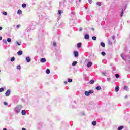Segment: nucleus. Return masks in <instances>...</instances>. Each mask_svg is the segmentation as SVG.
I'll use <instances>...</instances> for the list:
<instances>
[{
	"instance_id": "obj_1",
	"label": "nucleus",
	"mask_w": 130,
	"mask_h": 130,
	"mask_svg": "<svg viewBox=\"0 0 130 130\" xmlns=\"http://www.w3.org/2000/svg\"><path fill=\"white\" fill-rule=\"evenodd\" d=\"M23 108V106H19L18 107H16L15 109V110L17 113H20V112L21 111V109Z\"/></svg>"
},
{
	"instance_id": "obj_2",
	"label": "nucleus",
	"mask_w": 130,
	"mask_h": 130,
	"mask_svg": "<svg viewBox=\"0 0 130 130\" xmlns=\"http://www.w3.org/2000/svg\"><path fill=\"white\" fill-rule=\"evenodd\" d=\"M10 94H11V90L10 89L7 90L6 92L5 93V95L7 97H8V96H10Z\"/></svg>"
},
{
	"instance_id": "obj_3",
	"label": "nucleus",
	"mask_w": 130,
	"mask_h": 130,
	"mask_svg": "<svg viewBox=\"0 0 130 130\" xmlns=\"http://www.w3.org/2000/svg\"><path fill=\"white\" fill-rule=\"evenodd\" d=\"M74 56L75 57H78V56H79V52L78 51H74Z\"/></svg>"
},
{
	"instance_id": "obj_4",
	"label": "nucleus",
	"mask_w": 130,
	"mask_h": 130,
	"mask_svg": "<svg viewBox=\"0 0 130 130\" xmlns=\"http://www.w3.org/2000/svg\"><path fill=\"white\" fill-rule=\"evenodd\" d=\"M21 113L22 115H26V114H27L25 110H22V111H21Z\"/></svg>"
},
{
	"instance_id": "obj_5",
	"label": "nucleus",
	"mask_w": 130,
	"mask_h": 130,
	"mask_svg": "<svg viewBox=\"0 0 130 130\" xmlns=\"http://www.w3.org/2000/svg\"><path fill=\"white\" fill-rule=\"evenodd\" d=\"M46 61V59L45 58H42L40 60V62H42V63L45 62Z\"/></svg>"
},
{
	"instance_id": "obj_6",
	"label": "nucleus",
	"mask_w": 130,
	"mask_h": 130,
	"mask_svg": "<svg viewBox=\"0 0 130 130\" xmlns=\"http://www.w3.org/2000/svg\"><path fill=\"white\" fill-rule=\"evenodd\" d=\"M84 38L85 39H89V38H90V36L88 34H86L84 36Z\"/></svg>"
},
{
	"instance_id": "obj_7",
	"label": "nucleus",
	"mask_w": 130,
	"mask_h": 130,
	"mask_svg": "<svg viewBox=\"0 0 130 130\" xmlns=\"http://www.w3.org/2000/svg\"><path fill=\"white\" fill-rule=\"evenodd\" d=\"M27 62H30L31 61V58H30V57H27L26 58Z\"/></svg>"
},
{
	"instance_id": "obj_8",
	"label": "nucleus",
	"mask_w": 130,
	"mask_h": 130,
	"mask_svg": "<svg viewBox=\"0 0 130 130\" xmlns=\"http://www.w3.org/2000/svg\"><path fill=\"white\" fill-rule=\"evenodd\" d=\"M116 92H118L119 91V86H116L115 88Z\"/></svg>"
},
{
	"instance_id": "obj_9",
	"label": "nucleus",
	"mask_w": 130,
	"mask_h": 130,
	"mask_svg": "<svg viewBox=\"0 0 130 130\" xmlns=\"http://www.w3.org/2000/svg\"><path fill=\"white\" fill-rule=\"evenodd\" d=\"M81 46H82V43H78L77 44V47H78V48H81Z\"/></svg>"
},
{
	"instance_id": "obj_10",
	"label": "nucleus",
	"mask_w": 130,
	"mask_h": 130,
	"mask_svg": "<svg viewBox=\"0 0 130 130\" xmlns=\"http://www.w3.org/2000/svg\"><path fill=\"white\" fill-rule=\"evenodd\" d=\"M92 64H93V63H92V62H89L87 64L88 68H90V67H92Z\"/></svg>"
},
{
	"instance_id": "obj_11",
	"label": "nucleus",
	"mask_w": 130,
	"mask_h": 130,
	"mask_svg": "<svg viewBox=\"0 0 130 130\" xmlns=\"http://www.w3.org/2000/svg\"><path fill=\"white\" fill-rule=\"evenodd\" d=\"M17 14L18 15H22V10H18V11H17Z\"/></svg>"
},
{
	"instance_id": "obj_12",
	"label": "nucleus",
	"mask_w": 130,
	"mask_h": 130,
	"mask_svg": "<svg viewBox=\"0 0 130 130\" xmlns=\"http://www.w3.org/2000/svg\"><path fill=\"white\" fill-rule=\"evenodd\" d=\"M17 54H18V55H22V54H23V52L22 51H19L17 52Z\"/></svg>"
},
{
	"instance_id": "obj_13",
	"label": "nucleus",
	"mask_w": 130,
	"mask_h": 130,
	"mask_svg": "<svg viewBox=\"0 0 130 130\" xmlns=\"http://www.w3.org/2000/svg\"><path fill=\"white\" fill-rule=\"evenodd\" d=\"M85 96H89L90 93H89V91H85L84 93Z\"/></svg>"
},
{
	"instance_id": "obj_14",
	"label": "nucleus",
	"mask_w": 130,
	"mask_h": 130,
	"mask_svg": "<svg viewBox=\"0 0 130 130\" xmlns=\"http://www.w3.org/2000/svg\"><path fill=\"white\" fill-rule=\"evenodd\" d=\"M124 127L123 126H120L119 127H118V130H121V129H123Z\"/></svg>"
},
{
	"instance_id": "obj_15",
	"label": "nucleus",
	"mask_w": 130,
	"mask_h": 130,
	"mask_svg": "<svg viewBox=\"0 0 130 130\" xmlns=\"http://www.w3.org/2000/svg\"><path fill=\"white\" fill-rule=\"evenodd\" d=\"M96 124H97V122H96V121H92V125L95 126V125H96Z\"/></svg>"
},
{
	"instance_id": "obj_16",
	"label": "nucleus",
	"mask_w": 130,
	"mask_h": 130,
	"mask_svg": "<svg viewBox=\"0 0 130 130\" xmlns=\"http://www.w3.org/2000/svg\"><path fill=\"white\" fill-rule=\"evenodd\" d=\"M101 46H102L103 47H105V44L103 42H101Z\"/></svg>"
},
{
	"instance_id": "obj_17",
	"label": "nucleus",
	"mask_w": 130,
	"mask_h": 130,
	"mask_svg": "<svg viewBox=\"0 0 130 130\" xmlns=\"http://www.w3.org/2000/svg\"><path fill=\"white\" fill-rule=\"evenodd\" d=\"M96 5H97V6H101V2H97L96 3Z\"/></svg>"
},
{
	"instance_id": "obj_18",
	"label": "nucleus",
	"mask_w": 130,
	"mask_h": 130,
	"mask_svg": "<svg viewBox=\"0 0 130 130\" xmlns=\"http://www.w3.org/2000/svg\"><path fill=\"white\" fill-rule=\"evenodd\" d=\"M10 61L11 62L15 61V57H12L10 59Z\"/></svg>"
},
{
	"instance_id": "obj_19",
	"label": "nucleus",
	"mask_w": 130,
	"mask_h": 130,
	"mask_svg": "<svg viewBox=\"0 0 130 130\" xmlns=\"http://www.w3.org/2000/svg\"><path fill=\"white\" fill-rule=\"evenodd\" d=\"M89 83H90V84L91 85L94 84V80H90V82H89Z\"/></svg>"
},
{
	"instance_id": "obj_20",
	"label": "nucleus",
	"mask_w": 130,
	"mask_h": 130,
	"mask_svg": "<svg viewBox=\"0 0 130 130\" xmlns=\"http://www.w3.org/2000/svg\"><path fill=\"white\" fill-rule=\"evenodd\" d=\"M101 54L102 55H103V56H105V55H106V53H105V52L103 51L101 52Z\"/></svg>"
},
{
	"instance_id": "obj_21",
	"label": "nucleus",
	"mask_w": 130,
	"mask_h": 130,
	"mask_svg": "<svg viewBox=\"0 0 130 130\" xmlns=\"http://www.w3.org/2000/svg\"><path fill=\"white\" fill-rule=\"evenodd\" d=\"M77 63H78V62L77 61H74L73 63H72V66H76V64H77Z\"/></svg>"
},
{
	"instance_id": "obj_22",
	"label": "nucleus",
	"mask_w": 130,
	"mask_h": 130,
	"mask_svg": "<svg viewBox=\"0 0 130 130\" xmlns=\"http://www.w3.org/2000/svg\"><path fill=\"white\" fill-rule=\"evenodd\" d=\"M92 40H97V37H96L95 36H93L92 37Z\"/></svg>"
},
{
	"instance_id": "obj_23",
	"label": "nucleus",
	"mask_w": 130,
	"mask_h": 130,
	"mask_svg": "<svg viewBox=\"0 0 130 130\" xmlns=\"http://www.w3.org/2000/svg\"><path fill=\"white\" fill-rule=\"evenodd\" d=\"M96 90H98V91H99V90H101V87L100 86H98L96 87Z\"/></svg>"
},
{
	"instance_id": "obj_24",
	"label": "nucleus",
	"mask_w": 130,
	"mask_h": 130,
	"mask_svg": "<svg viewBox=\"0 0 130 130\" xmlns=\"http://www.w3.org/2000/svg\"><path fill=\"white\" fill-rule=\"evenodd\" d=\"M46 74H50V70L49 69L46 70Z\"/></svg>"
},
{
	"instance_id": "obj_25",
	"label": "nucleus",
	"mask_w": 130,
	"mask_h": 130,
	"mask_svg": "<svg viewBox=\"0 0 130 130\" xmlns=\"http://www.w3.org/2000/svg\"><path fill=\"white\" fill-rule=\"evenodd\" d=\"M7 41H8V42H12V39H11V38H8L7 39Z\"/></svg>"
},
{
	"instance_id": "obj_26",
	"label": "nucleus",
	"mask_w": 130,
	"mask_h": 130,
	"mask_svg": "<svg viewBox=\"0 0 130 130\" xmlns=\"http://www.w3.org/2000/svg\"><path fill=\"white\" fill-rule=\"evenodd\" d=\"M17 70H21V66L20 65H18L17 66Z\"/></svg>"
},
{
	"instance_id": "obj_27",
	"label": "nucleus",
	"mask_w": 130,
	"mask_h": 130,
	"mask_svg": "<svg viewBox=\"0 0 130 130\" xmlns=\"http://www.w3.org/2000/svg\"><path fill=\"white\" fill-rule=\"evenodd\" d=\"M26 4L25 3H23L22 5V8H26Z\"/></svg>"
},
{
	"instance_id": "obj_28",
	"label": "nucleus",
	"mask_w": 130,
	"mask_h": 130,
	"mask_svg": "<svg viewBox=\"0 0 130 130\" xmlns=\"http://www.w3.org/2000/svg\"><path fill=\"white\" fill-rule=\"evenodd\" d=\"M115 77L117 79H118V78H119V75L118 74H116L115 75Z\"/></svg>"
},
{
	"instance_id": "obj_29",
	"label": "nucleus",
	"mask_w": 130,
	"mask_h": 130,
	"mask_svg": "<svg viewBox=\"0 0 130 130\" xmlns=\"http://www.w3.org/2000/svg\"><path fill=\"white\" fill-rule=\"evenodd\" d=\"M61 13H62V12L61 11V10H58V15H61Z\"/></svg>"
},
{
	"instance_id": "obj_30",
	"label": "nucleus",
	"mask_w": 130,
	"mask_h": 130,
	"mask_svg": "<svg viewBox=\"0 0 130 130\" xmlns=\"http://www.w3.org/2000/svg\"><path fill=\"white\" fill-rule=\"evenodd\" d=\"M68 82L69 83H72L73 82V80H72L71 79H69Z\"/></svg>"
},
{
	"instance_id": "obj_31",
	"label": "nucleus",
	"mask_w": 130,
	"mask_h": 130,
	"mask_svg": "<svg viewBox=\"0 0 130 130\" xmlns=\"http://www.w3.org/2000/svg\"><path fill=\"white\" fill-rule=\"evenodd\" d=\"M88 92L89 93V94H93V93H94V91H93V90H89Z\"/></svg>"
},
{
	"instance_id": "obj_32",
	"label": "nucleus",
	"mask_w": 130,
	"mask_h": 130,
	"mask_svg": "<svg viewBox=\"0 0 130 130\" xmlns=\"http://www.w3.org/2000/svg\"><path fill=\"white\" fill-rule=\"evenodd\" d=\"M123 16V9L122 10L121 13V17H122Z\"/></svg>"
},
{
	"instance_id": "obj_33",
	"label": "nucleus",
	"mask_w": 130,
	"mask_h": 130,
	"mask_svg": "<svg viewBox=\"0 0 130 130\" xmlns=\"http://www.w3.org/2000/svg\"><path fill=\"white\" fill-rule=\"evenodd\" d=\"M3 15H4L5 16H7V15H8V13H7V12H3Z\"/></svg>"
},
{
	"instance_id": "obj_34",
	"label": "nucleus",
	"mask_w": 130,
	"mask_h": 130,
	"mask_svg": "<svg viewBox=\"0 0 130 130\" xmlns=\"http://www.w3.org/2000/svg\"><path fill=\"white\" fill-rule=\"evenodd\" d=\"M128 88V87L127 86H124V90H125L126 91H127Z\"/></svg>"
},
{
	"instance_id": "obj_35",
	"label": "nucleus",
	"mask_w": 130,
	"mask_h": 130,
	"mask_svg": "<svg viewBox=\"0 0 130 130\" xmlns=\"http://www.w3.org/2000/svg\"><path fill=\"white\" fill-rule=\"evenodd\" d=\"M4 88H0V92H4Z\"/></svg>"
},
{
	"instance_id": "obj_36",
	"label": "nucleus",
	"mask_w": 130,
	"mask_h": 130,
	"mask_svg": "<svg viewBox=\"0 0 130 130\" xmlns=\"http://www.w3.org/2000/svg\"><path fill=\"white\" fill-rule=\"evenodd\" d=\"M3 42H4V43L7 44V40H3Z\"/></svg>"
},
{
	"instance_id": "obj_37",
	"label": "nucleus",
	"mask_w": 130,
	"mask_h": 130,
	"mask_svg": "<svg viewBox=\"0 0 130 130\" xmlns=\"http://www.w3.org/2000/svg\"><path fill=\"white\" fill-rule=\"evenodd\" d=\"M53 46H56V43L54 42V43H53Z\"/></svg>"
},
{
	"instance_id": "obj_38",
	"label": "nucleus",
	"mask_w": 130,
	"mask_h": 130,
	"mask_svg": "<svg viewBox=\"0 0 130 130\" xmlns=\"http://www.w3.org/2000/svg\"><path fill=\"white\" fill-rule=\"evenodd\" d=\"M19 27H21V25L20 24L17 25L16 26L17 28H19Z\"/></svg>"
},
{
	"instance_id": "obj_39",
	"label": "nucleus",
	"mask_w": 130,
	"mask_h": 130,
	"mask_svg": "<svg viewBox=\"0 0 130 130\" xmlns=\"http://www.w3.org/2000/svg\"><path fill=\"white\" fill-rule=\"evenodd\" d=\"M4 104L5 105H8V103H7V102H4Z\"/></svg>"
},
{
	"instance_id": "obj_40",
	"label": "nucleus",
	"mask_w": 130,
	"mask_h": 130,
	"mask_svg": "<svg viewBox=\"0 0 130 130\" xmlns=\"http://www.w3.org/2000/svg\"><path fill=\"white\" fill-rule=\"evenodd\" d=\"M89 3H90V4L92 3V0H88Z\"/></svg>"
},
{
	"instance_id": "obj_41",
	"label": "nucleus",
	"mask_w": 130,
	"mask_h": 130,
	"mask_svg": "<svg viewBox=\"0 0 130 130\" xmlns=\"http://www.w3.org/2000/svg\"><path fill=\"white\" fill-rule=\"evenodd\" d=\"M17 44H18V45H21V44L20 43H19L18 42H16Z\"/></svg>"
},
{
	"instance_id": "obj_42",
	"label": "nucleus",
	"mask_w": 130,
	"mask_h": 130,
	"mask_svg": "<svg viewBox=\"0 0 130 130\" xmlns=\"http://www.w3.org/2000/svg\"><path fill=\"white\" fill-rule=\"evenodd\" d=\"M3 30V27L2 26H0V31Z\"/></svg>"
},
{
	"instance_id": "obj_43",
	"label": "nucleus",
	"mask_w": 130,
	"mask_h": 130,
	"mask_svg": "<svg viewBox=\"0 0 130 130\" xmlns=\"http://www.w3.org/2000/svg\"><path fill=\"white\" fill-rule=\"evenodd\" d=\"M2 39H3V37H0V40H2Z\"/></svg>"
},
{
	"instance_id": "obj_44",
	"label": "nucleus",
	"mask_w": 130,
	"mask_h": 130,
	"mask_svg": "<svg viewBox=\"0 0 130 130\" xmlns=\"http://www.w3.org/2000/svg\"><path fill=\"white\" fill-rule=\"evenodd\" d=\"M64 84H68V82L67 81L64 82Z\"/></svg>"
},
{
	"instance_id": "obj_45",
	"label": "nucleus",
	"mask_w": 130,
	"mask_h": 130,
	"mask_svg": "<svg viewBox=\"0 0 130 130\" xmlns=\"http://www.w3.org/2000/svg\"><path fill=\"white\" fill-rule=\"evenodd\" d=\"M22 130H26V128H23L22 129Z\"/></svg>"
},
{
	"instance_id": "obj_46",
	"label": "nucleus",
	"mask_w": 130,
	"mask_h": 130,
	"mask_svg": "<svg viewBox=\"0 0 130 130\" xmlns=\"http://www.w3.org/2000/svg\"><path fill=\"white\" fill-rule=\"evenodd\" d=\"M91 30H92V31H94V28H91Z\"/></svg>"
},
{
	"instance_id": "obj_47",
	"label": "nucleus",
	"mask_w": 130,
	"mask_h": 130,
	"mask_svg": "<svg viewBox=\"0 0 130 130\" xmlns=\"http://www.w3.org/2000/svg\"><path fill=\"white\" fill-rule=\"evenodd\" d=\"M79 2H81V0H79Z\"/></svg>"
},
{
	"instance_id": "obj_48",
	"label": "nucleus",
	"mask_w": 130,
	"mask_h": 130,
	"mask_svg": "<svg viewBox=\"0 0 130 130\" xmlns=\"http://www.w3.org/2000/svg\"><path fill=\"white\" fill-rule=\"evenodd\" d=\"M104 75H105V73H104Z\"/></svg>"
}]
</instances>
